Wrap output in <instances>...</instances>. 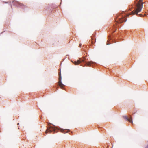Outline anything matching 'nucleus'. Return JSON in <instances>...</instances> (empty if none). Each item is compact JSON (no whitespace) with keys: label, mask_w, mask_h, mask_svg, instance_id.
<instances>
[{"label":"nucleus","mask_w":148,"mask_h":148,"mask_svg":"<svg viewBox=\"0 0 148 148\" xmlns=\"http://www.w3.org/2000/svg\"><path fill=\"white\" fill-rule=\"evenodd\" d=\"M145 148H148V145Z\"/></svg>","instance_id":"obj_9"},{"label":"nucleus","mask_w":148,"mask_h":148,"mask_svg":"<svg viewBox=\"0 0 148 148\" xmlns=\"http://www.w3.org/2000/svg\"><path fill=\"white\" fill-rule=\"evenodd\" d=\"M19 123H18L17 124V125H19Z\"/></svg>","instance_id":"obj_12"},{"label":"nucleus","mask_w":148,"mask_h":148,"mask_svg":"<svg viewBox=\"0 0 148 148\" xmlns=\"http://www.w3.org/2000/svg\"><path fill=\"white\" fill-rule=\"evenodd\" d=\"M81 44H79V46H81Z\"/></svg>","instance_id":"obj_10"},{"label":"nucleus","mask_w":148,"mask_h":148,"mask_svg":"<svg viewBox=\"0 0 148 148\" xmlns=\"http://www.w3.org/2000/svg\"><path fill=\"white\" fill-rule=\"evenodd\" d=\"M61 132H62L63 133H65L67 132H68L69 131V130H61Z\"/></svg>","instance_id":"obj_8"},{"label":"nucleus","mask_w":148,"mask_h":148,"mask_svg":"<svg viewBox=\"0 0 148 148\" xmlns=\"http://www.w3.org/2000/svg\"><path fill=\"white\" fill-rule=\"evenodd\" d=\"M83 62L85 63V65L83 66H91V64L93 63L92 61L86 62H84V59H82L81 60H78L77 61H75L74 62V63L75 65H77L79 64L81 62Z\"/></svg>","instance_id":"obj_2"},{"label":"nucleus","mask_w":148,"mask_h":148,"mask_svg":"<svg viewBox=\"0 0 148 148\" xmlns=\"http://www.w3.org/2000/svg\"><path fill=\"white\" fill-rule=\"evenodd\" d=\"M56 128L55 127L51 126H50L49 128H48L46 131V133L47 134V133H51L52 131L54 132H56Z\"/></svg>","instance_id":"obj_4"},{"label":"nucleus","mask_w":148,"mask_h":148,"mask_svg":"<svg viewBox=\"0 0 148 148\" xmlns=\"http://www.w3.org/2000/svg\"><path fill=\"white\" fill-rule=\"evenodd\" d=\"M141 15V16H142V15Z\"/></svg>","instance_id":"obj_11"},{"label":"nucleus","mask_w":148,"mask_h":148,"mask_svg":"<svg viewBox=\"0 0 148 148\" xmlns=\"http://www.w3.org/2000/svg\"><path fill=\"white\" fill-rule=\"evenodd\" d=\"M58 85L62 89L63 88L64 86L61 82V74H59V75Z\"/></svg>","instance_id":"obj_5"},{"label":"nucleus","mask_w":148,"mask_h":148,"mask_svg":"<svg viewBox=\"0 0 148 148\" xmlns=\"http://www.w3.org/2000/svg\"><path fill=\"white\" fill-rule=\"evenodd\" d=\"M16 4L18 7H22L24 6V5L23 4L18 2H16Z\"/></svg>","instance_id":"obj_7"},{"label":"nucleus","mask_w":148,"mask_h":148,"mask_svg":"<svg viewBox=\"0 0 148 148\" xmlns=\"http://www.w3.org/2000/svg\"><path fill=\"white\" fill-rule=\"evenodd\" d=\"M117 22L119 23H121L123 22H125L127 20V18L125 15L122 16L117 18Z\"/></svg>","instance_id":"obj_3"},{"label":"nucleus","mask_w":148,"mask_h":148,"mask_svg":"<svg viewBox=\"0 0 148 148\" xmlns=\"http://www.w3.org/2000/svg\"><path fill=\"white\" fill-rule=\"evenodd\" d=\"M143 0H139L138 3L136 4V6L137 8L135 10H133L129 14L127 15V16L130 15H134L138 14V13L140 12L142 8L143 3L142 2Z\"/></svg>","instance_id":"obj_1"},{"label":"nucleus","mask_w":148,"mask_h":148,"mask_svg":"<svg viewBox=\"0 0 148 148\" xmlns=\"http://www.w3.org/2000/svg\"><path fill=\"white\" fill-rule=\"evenodd\" d=\"M125 118L129 122L133 124V122L132 121V117H130V118H128L127 116H125Z\"/></svg>","instance_id":"obj_6"}]
</instances>
